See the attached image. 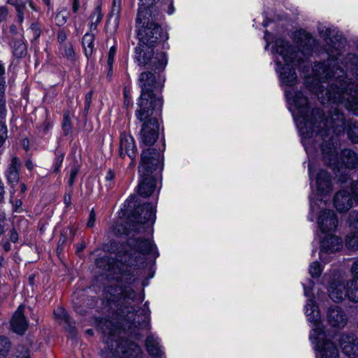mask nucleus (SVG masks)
<instances>
[{"label":"nucleus","instance_id":"603ef678","mask_svg":"<svg viewBox=\"0 0 358 358\" xmlns=\"http://www.w3.org/2000/svg\"><path fill=\"white\" fill-rule=\"evenodd\" d=\"M64 160V155H57L55 159V162L54 165V172L57 173L59 171V169L62 166V164Z\"/></svg>","mask_w":358,"mask_h":358},{"label":"nucleus","instance_id":"f8f14e48","mask_svg":"<svg viewBox=\"0 0 358 358\" xmlns=\"http://www.w3.org/2000/svg\"><path fill=\"white\" fill-rule=\"evenodd\" d=\"M145 110H149L148 115H143L138 117L137 109L135 111L136 119L143 122L141 131V138L142 142L148 145H151L157 141L158 138V123L156 118L152 117L153 111L160 110L159 107H145Z\"/></svg>","mask_w":358,"mask_h":358},{"label":"nucleus","instance_id":"72a5a7b5","mask_svg":"<svg viewBox=\"0 0 358 358\" xmlns=\"http://www.w3.org/2000/svg\"><path fill=\"white\" fill-rule=\"evenodd\" d=\"M130 230L134 231L132 222H131L130 220L129 222H122L121 223H118L113 229L114 234L117 236L129 234Z\"/></svg>","mask_w":358,"mask_h":358},{"label":"nucleus","instance_id":"a19ab883","mask_svg":"<svg viewBox=\"0 0 358 358\" xmlns=\"http://www.w3.org/2000/svg\"><path fill=\"white\" fill-rule=\"evenodd\" d=\"M120 2V0H113L110 16L111 18H114L115 21H117L119 19V15L120 13L121 10Z\"/></svg>","mask_w":358,"mask_h":358},{"label":"nucleus","instance_id":"c03bdc74","mask_svg":"<svg viewBox=\"0 0 358 358\" xmlns=\"http://www.w3.org/2000/svg\"><path fill=\"white\" fill-rule=\"evenodd\" d=\"M16 358H29V351L22 345L17 348Z\"/></svg>","mask_w":358,"mask_h":358},{"label":"nucleus","instance_id":"bb28decb","mask_svg":"<svg viewBox=\"0 0 358 358\" xmlns=\"http://www.w3.org/2000/svg\"><path fill=\"white\" fill-rule=\"evenodd\" d=\"M318 348L322 358H338L339 352L337 346L331 341H324L321 344H318Z\"/></svg>","mask_w":358,"mask_h":358},{"label":"nucleus","instance_id":"8fccbe9b","mask_svg":"<svg viewBox=\"0 0 358 358\" xmlns=\"http://www.w3.org/2000/svg\"><path fill=\"white\" fill-rule=\"evenodd\" d=\"M7 137V128L4 124L0 122V147L4 143Z\"/></svg>","mask_w":358,"mask_h":358},{"label":"nucleus","instance_id":"13d9d810","mask_svg":"<svg viewBox=\"0 0 358 358\" xmlns=\"http://www.w3.org/2000/svg\"><path fill=\"white\" fill-rule=\"evenodd\" d=\"M351 271L354 276L353 279H358V258L354 262Z\"/></svg>","mask_w":358,"mask_h":358},{"label":"nucleus","instance_id":"a211bd4d","mask_svg":"<svg viewBox=\"0 0 358 358\" xmlns=\"http://www.w3.org/2000/svg\"><path fill=\"white\" fill-rule=\"evenodd\" d=\"M24 307L20 306L13 314L10 321L12 330L17 334L22 335L28 328V322L24 315Z\"/></svg>","mask_w":358,"mask_h":358},{"label":"nucleus","instance_id":"39448f33","mask_svg":"<svg viewBox=\"0 0 358 358\" xmlns=\"http://www.w3.org/2000/svg\"><path fill=\"white\" fill-rule=\"evenodd\" d=\"M107 250L110 253L115 254V260L114 258L104 256L96 259L95 264L101 270V272L108 276L121 273L124 271V266H134L136 263V258L125 252H122L120 244L115 241L110 243Z\"/></svg>","mask_w":358,"mask_h":358},{"label":"nucleus","instance_id":"423d86ee","mask_svg":"<svg viewBox=\"0 0 358 358\" xmlns=\"http://www.w3.org/2000/svg\"><path fill=\"white\" fill-rule=\"evenodd\" d=\"M138 85L141 92L137 103L138 117H141L143 115H148L150 112L145 110V107H159L162 109V98L154 94V89L156 87L155 75L150 71L141 73L138 78Z\"/></svg>","mask_w":358,"mask_h":358},{"label":"nucleus","instance_id":"6e6d98bb","mask_svg":"<svg viewBox=\"0 0 358 358\" xmlns=\"http://www.w3.org/2000/svg\"><path fill=\"white\" fill-rule=\"evenodd\" d=\"M95 220H96V215H95L94 209H92L90 213V217H89V220L87 223V226L88 227H92L94 225Z\"/></svg>","mask_w":358,"mask_h":358},{"label":"nucleus","instance_id":"f257e3e1","mask_svg":"<svg viewBox=\"0 0 358 358\" xmlns=\"http://www.w3.org/2000/svg\"><path fill=\"white\" fill-rule=\"evenodd\" d=\"M313 73L316 80L309 90L315 94L322 104L341 103L358 115V73L352 81L334 59L315 64Z\"/></svg>","mask_w":358,"mask_h":358},{"label":"nucleus","instance_id":"2eb2a0df","mask_svg":"<svg viewBox=\"0 0 358 358\" xmlns=\"http://www.w3.org/2000/svg\"><path fill=\"white\" fill-rule=\"evenodd\" d=\"M122 252H125L129 255L136 258L137 261L136 252L141 254H148L152 250V244L148 239H140L139 238H130L127 245H120ZM137 263L134 266H136Z\"/></svg>","mask_w":358,"mask_h":358},{"label":"nucleus","instance_id":"4be33fe9","mask_svg":"<svg viewBox=\"0 0 358 358\" xmlns=\"http://www.w3.org/2000/svg\"><path fill=\"white\" fill-rule=\"evenodd\" d=\"M329 297L335 302H339L347 296V285L341 281H333L328 289Z\"/></svg>","mask_w":358,"mask_h":358},{"label":"nucleus","instance_id":"a18cd8bd","mask_svg":"<svg viewBox=\"0 0 358 358\" xmlns=\"http://www.w3.org/2000/svg\"><path fill=\"white\" fill-rule=\"evenodd\" d=\"M102 17H103V15L101 13V7L97 6L94 9L92 14L91 15V17H90L91 20H93L94 22H96V24H99V22L101 21Z\"/></svg>","mask_w":358,"mask_h":358},{"label":"nucleus","instance_id":"4468645a","mask_svg":"<svg viewBox=\"0 0 358 358\" xmlns=\"http://www.w3.org/2000/svg\"><path fill=\"white\" fill-rule=\"evenodd\" d=\"M116 348L108 346V350L103 352L105 358H138L141 349L138 345L125 339H120L115 342Z\"/></svg>","mask_w":358,"mask_h":358},{"label":"nucleus","instance_id":"dca6fc26","mask_svg":"<svg viewBox=\"0 0 358 358\" xmlns=\"http://www.w3.org/2000/svg\"><path fill=\"white\" fill-rule=\"evenodd\" d=\"M318 226L323 233L334 231L338 225V219L333 210H324L318 218Z\"/></svg>","mask_w":358,"mask_h":358},{"label":"nucleus","instance_id":"c756f323","mask_svg":"<svg viewBox=\"0 0 358 358\" xmlns=\"http://www.w3.org/2000/svg\"><path fill=\"white\" fill-rule=\"evenodd\" d=\"M13 55L17 58H22L27 55V46L22 39L15 40L12 46Z\"/></svg>","mask_w":358,"mask_h":358},{"label":"nucleus","instance_id":"bf43d9fd","mask_svg":"<svg viewBox=\"0 0 358 358\" xmlns=\"http://www.w3.org/2000/svg\"><path fill=\"white\" fill-rule=\"evenodd\" d=\"M66 39V32L63 29H60L57 32V41L59 43H62Z\"/></svg>","mask_w":358,"mask_h":358},{"label":"nucleus","instance_id":"4c0bfd02","mask_svg":"<svg viewBox=\"0 0 358 358\" xmlns=\"http://www.w3.org/2000/svg\"><path fill=\"white\" fill-rule=\"evenodd\" d=\"M80 168V164L78 163V162H74L73 164L71 166V170H70V175H69V179L68 181V183L69 186H73L74 184V182L77 178V176L79 173Z\"/></svg>","mask_w":358,"mask_h":358},{"label":"nucleus","instance_id":"ddd939ff","mask_svg":"<svg viewBox=\"0 0 358 358\" xmlns=\"http://www.w3.org/2000/svg\"><path fill=\"white\" fill-rule=\"evenodd\" d=\"M318 32L320 36L326 43L327 51L333 57L336 58L345 47L346 44L345 38L338 31L322 26L318 27Z\"/></svg>","mask_w":358,"mask_h":358},{"label":"nucleus","instance_id":"f03ea898","mask_svg":"<svg viewBox=\"0 0 358 358\" xmlns=\"http://www.w3.org/2000/svg\"><path fill=\"white\" fill-rule=\"evenodd\" d=\"M288 99H292L298 110L299 118L297 126L304 138H308L314 134H320L322 136L329 135L332 131L338 136L343 133L345 120L343 114L337 108L327 117H323V113L320 108L310 110L306 96L301 92H296L293 95L286 92Z\"/></svg>","mask_w":358,"mask_h":358},{"label":"nucleus","instance_id":"052dcab7","mask_svg":"<svg viewBox=\"0 0 358 358\" xmlns=\"http://www.w3.org/2000/svg\"><path fill=\"white\" fill-rule=\"evenodd\" d=\"M15 7L17 14H24V11L26 8L24 3L18 2L17 3H15Z\"/></svg>","mask_w":358,"mask_h":358},{"label":"nucleus","instance_id":"aec40b11","mask_svg":"<svg viewBox=\"0 0 358 358\" xmlns=\"http://www.w3.org/2000/svg\"><path fill=\"white\" fill-rule=\"evenodd\" d=\"M327 320L334 327L342 328L348 321L345 313L338 306H331L327 311Z\"/></svg>","mask_w":358,"mask_h":358},{"label":"nucleus","instance_id":"f704fd0d","mask_svg":"<svg viewBox=\"0 0 358 358\" xmlns=\"http://www.w3.org/2000/svg\"><path fill=\"white\" fill-rule=\"evenodd\" d=\"M347 134L349 139L354 143H358V122H349Z\"/></svg>","mask_w":358,"mask_h":358},{"label":"nucleus","instance_id":"09e8293b","mask_svg":"<svg viewBox=\"0 0 358 358\" xmlns=\"http://www.w3.org/2000/svg\"><path fill=\"white\" fill-rule=\"evenodd\" d=\"M114 177V173L111 170H109L105 176L106 187L107 189H110L112 187Z\"/></svg>","mask_w":358,"mask_h":358},{"label":"nucleus","instance_id":"58836bf2","mask_svg":"<svg viewBox=\"0 0 358 358\" xmlns=\"http://www.w3.org/2000/svg\"><path fill=\"white\" fill-rule=\"evenodd\" d=\"M62 129L64 131V134L66 136L69 135L71 132L72 125L70 120L69 111H66L64 114Z\"/></svg>","mask_w":358,"mask_h":358},{"label":"nucleus","instance_id":"49530a36","mask_svg":"<svg viewBox=\"0 0 358 358\" xmlns=\"http://www.w3.org/2000/svg\"><path fill=\"white\" fill-rule=\"evenodd\" d=\"M68 20V15H65L63 11L59 12L55 16L56 24L59 27L63 26Z\"/></svg>","mask_w":358,"mask_h":358},{"label":"nucleus","instance_id":"0eeeda50","mask_svg":"<svg viewBox=\"0 0 358 358\" xmlns=\"http://www.w3.org/2000/svg\"><path fill=\"white\" fill-rule=\"evenodd\" d=\"M322 151L324 163L333 170H339L340 166L342 165L348 169H355L358 166V155L351 150L345 149L342 150L341 154V163L333 143H323Z\"/></svg>","mask_w":358,"mask_h":358},{"label":"nucleus","instance_id":"6ab92c4d","mask_svg":"<svg viewBox=\"0 0 358 358\" xmlns=\"http://www.w3.org/2000/svg\"><path fill=\"white\" fill-rule=\"evenodd\" d=\"M136 150L134 138L129 134H122L120 141V157H124L127 155L131 159H133L136 157Z\"/></svg>","mask_w":358,"mask_h":358},{"label":"nucleus","instance_id":"473e14b6","mask_svg":"<svg viewBox=\"0 0 358 358\" xmlns=\"http://www.w3.org/2000/svg\"><path fill=\"white\" fill-rule=\"evenodd\" d=\"M94 35L86 33L83 37V46L87 57L90 56L93 52Z\"/></svg>","mask_w":358,"mask_h":358},{"label":"nucleus","instance_id":"3c124183","mask_svg":"<svg viewBox=\"0 0 358 358\" xmlns=\"http://www.w3.org/2000/svg\"><path fill=\"white\" fill-rule=\"evenodd\" d=\"M351 196L358 203V180L352 184Z\"/></svg>","mask_w":358,"mask_h":358},{"label":"nucleus","instance_id":"338daca9","mask_svg":"<svg viewBox=\"0 0 358 358\" xmlns=\"http://www.w3.org/2000/svg\"><path fill=\"white\" fill-rule=\"evenodd\" d=\"M71 194H66L64 196V203L66 204V206H69L71 204Z\"/></svg>","mask_w":358,"mask_h":358},{"label":"nucleus","instance_id":"cd10ccee","mask_svg":"<svg viewBox=\"0 0 358 358\" xmlns=\"http://www.w3.org/2000/svg\"><path fill=\"white\" fill-rule=\"evenodd\" d=\"M145 346L149 355L153 357H162L163 351L157 338L152 335L148 336L145 340Z\"/></svg>","mask_w":358,"mask_h":358},{"label":"nucleus","instance_id":"2f4dec72","mask_svg":"<svg viewBox=\"0 0 358 358\" xmlns=\"http://www.w3.org/2000/svg\"><path fill=\"white\" fill-rule=\"evenodd\" d=\"M306 315L309 317V320L316 322L319 319V313L317 307L315 306V302L313 299H309L306 303Z\"/></svg>","mask_w":358,"mask_h":358},{"label":"nucleus","instance_id":"ea45409f","mask_svg":"<svg viewBox=\"0 0 358 358\" xmlns=\"http://www.w3.org/2000/svg\"><path fill=\"white\" fill-rule=\"evenodd\" d=\"M62 55L70 61H73L75 58V52L71 44H65L62 48Z\"/></svg>","mask_w":358,"mask_h":358},{"label":"nucleus","instance_id":"393cba45","mask_svg":"<svg viewBox=\"0 0 358 358\" xmlns=\"http://www.w3.org/2000/svg\"><path fill=\"white\" fill-rule=\"evenodd\" d=\"M20 167L21 163L19 158L15 155L12 156L10 163L6 171L7 180L10 183H17L19 181Z\"/></svg>","mask_w":358,"mask_h":358},{"label":"nucleus","instance_id":"a878e982","mask_svg":"<svg viewBox=\"0 0 358 358\" xmlns=\"http://www.w3.org/2000/svg\"><path fill=\"white\" fill-rule=\"evenodd\" d=\"M342 248V241L336 236L328 235L321 243V250L326 252H334Z\"/></svg>","mask_w":358,"mask_h":358},{"label":"nucleus","instance_id":"9d476101","mask_svg":"<svg viewBox=\"0 0 358 358\" xmlns=\"http://www.w3.org/2000/svg\"><path fill=\"white\" fill-rule=\"evenodd\" d=\"M136 196H131L127 199V207L134 208L130 216V222H132L134 231H140L143 224L150 222L152 224L155 220V208L148 203L142 206H136Z\"/></svg>","mask_w":358,"mask_h":358},{"label":"nucleus","instance_id":"1a4fd4ad","mask_svg":"<svg viewBox=\"0 0 358 358\" xmlns=\"http://www.w3.org/2000/svg\"><path fill=\"white\" fill-rule=\"evenodd\" d=\"M135 59L138 65L145 66L154 71H163L167 64L166 55L164 52H157L155 55L152 45L139 42L135 48Z\"/></svg>","mask_w":358,"mask_h":358},{"label":"nucleus","instance_id":"864d4df0","mask_svg":"<svg viewBox=\"0 0 358 358\" xmlns=\"http://www.w3.org/2000/svg\"><path fill=\"white\" fill-rule=\"evenodd\" d=\"M92 101V92H90L85 95L84 112L87 113Z\"/></svg>","mask_w":358,"mask_h":358},{"label":"nucleus","instance_id":"e433bc0d","mask_svg":"<svg viewBox=\"0 0 358 358\" xmlns=\"http://www.w3.org/2000/svg\"><path fill=\"white\" fill-rule=\"evenodd\" d=\"M10 348L9 340L3 336H0V358H4L8 355Z\"/></svg>","mask_w":358,"mask_h":358},{"label":"nucleus","instance_id":"c85d7f7f","mask_svg":"<svg viewBox=\"0 0 358 358\" xmlns=\"http://www.w3.org/2000/svg\"><path fill=\"white\" fill-rule=\"evenodd\" d=\"M158 0H140L139 8L136 17V23L140 24L142 20L143 15H149L150 13H153L154 11L150 8Z\"/></svg>","mask_w":358,"mask_h":358},{"label":"nucleus","instance_id":"7c9ffc66","mask_svg":"<svg viewBox=\"0 0 358 358\" xmlns=\"http://www.w3.org/2000/svg\"><path fill=\"white\" fill-rule=\"evenodd\" d=\"M347 296L353 302H358V279H352L347 284Z\"/></svg>","mask_w":358,"mask_h":358},{"label":"nucleus","instance_id":"5fc2aeb1","mask_svg":"<svg viewBox=\"0 0 358 358\" xmlns=\"http://www.w3.org/2000/svg\"><path fill=\"white\" fill-rule=\"evenodd\" d=\"M31 30L33 32L34 38L37 39L41 35V29L38 25L36 23H34L31 25Z\"/></svg>","mask_w":358,"mask_h":358},{"label":"nucleus","instance_id":"69168bd1","mask_svg":"<svg viewBox=\"0 0 358 358\" xmlns=\"http://www.w3.org/2000/svg\"><path fill=\"white\" fill-rule=\"evenodd\" d=\"M6 220L5 214L0 210V235L4 231L3 227L1 225V222Z\"/></svg>","mask_w":358,"mask_h":358},{"label":"nucleus","instance_id":"5701e85b","mask_svg":"<svg viewBox=\"0 0 358 358\" xmlns=\"http://www.w3.org/2000/svg\"><path fill=\"white\" fill-rule=\"evenodd\" d=\"M317 190L322 194H327L332 191L331 177L330 174L321 170L316 178Z\"/></svg>","mask_w":358,"mask_h":358},{"label":"nucleus","instance_id":"680f3d73","mask_svg":"<svg viewBox=\"0 0 358 358\" xmlns=\"http://www.w3.org/2000/svg\"><path fill=\"white\" fill-rule=\"evenodd\" d=\"M8 15V10L6 7H0V21L6 20Z\"/></svg>","mask_w":358,"mask_h":358},{"label":"nucleus","instance_id":"7ed1b4c3","mask_svg":"<svg viewBox=\"0 0 358 358\" xmlns=\"http://www.w3.org/2000/svg\"><path fill=\"white\" fill-rule=\"evenodd\" d=\"M298 47H294L284 40L275 41V51L282 56L285 65L279 70L280 80L287 85L296 83L295 69L291 64L298 66L303 71H308V58L315 45V38L305 31L298 33Z\"/></svg>","mask_w":358,"mask_h":358},{"label":"nucleus","instance_id":"f3484780","mask_svg":"<svg viewBox=\"0 0 358 358\" xmlns=\"http://www.w3.org/2000/svg\"><path fill=\"white\" fill-rule=\"evenodd\" d=\"M340 345L343 353L350 357L358 356V338L354 335H343L340 340Z\"/></svg>","mask_w":358,"mask_h":358},{"label":"nucleus","instance_id":"412c9836","mask_svg":"<svg viewBox=\"0 0 358 358\" xmlns=\"http://www.w3.org/2000/svg\"><path fill=\"white\" fill-rule=\"evenodd\" d=\"M334 207L338 212H346L352 206L351 194L345 190L338 192L334 198Z\"/></svg>","mask_w":358,"mask_h":358},{"label":"nucleus","instance_id":"0e129e2a","mask_svg":"<svg viewBox=\"0 0 358 358\" xmlns=\"http://www.w3.org/2000/svg\"><path fill=\"white\" fill-rule=\"evenodd\" d=\"M80 8V1L72 0V11L73 13H76Z\"/></svg>","mask_w":358,"mask_h":358},{"label":"nucleus","instance_id":"b1692460","mask_svg":"<svg viewBox=\"0 0 358 358\" xmlns=\"http://www.w3.org/2000/svg\"><path fill=\"white\" fill-rule=\"evenodd\" d=\"M55 317L60 320V322H64V328L69 332L71 338L76 336L77 331L73 322L70 320L66 310L62 307H58L54 310Z\"/></svg>","mask_w":358,"mask_h":358},{"label":"nucleus","instance_id":"4d7b16f0","mask_svg":"<svg viewBox=\"0 0 358 358\" xmlns=\"http://www.w3.org/2000/svg\"><path fill=\"white\" fill-rule=\"evenodd\" d=\"M8 235L10 241H12L13 243H16L17 241L18 234L14 228L9 231Z\"/></svg>","mask_w":358,"mask_h":358},{"label":"nucleus","instance_id":"37998d69","mask_svg":"<svg viewBox=\"0 0 358 358\" xmlns=\"http://www.w3.org/2000/svg\"><path fill=\"white\" fill-rule=\"evenodd\" d=\"M309 273L313 278L319 277L321 273V267L318 262L311 264L309 268Z\"/></svg>","mask_w":358,"mask_h":358},{"label":"nucleus","instance_id":"9b49d317","mask_svg":"<svg viewBox=\"0 0 358 358\" xmlns=\"http://www.w3.org/2000/svg\"><path fill=\"white\" fill-rule=\"evenodd\" d=\"M120 291L117 295L120 296L117 297V302L120 306V313L124 317L125 320L133 323L135 321L136 313L138 311V305L141 300L136 297V292L131 287L120 289Z\"/></svg>","mask_w":358,"mask_h":358},{"label":"nucleus","instance_id":"79ce46f5","mask_svg":"<svg viewBox=\"0 0 358 358\" xmlns=\"http://www.w3.org/2000/svg\"><path fill=\"white\" fill-rule=\"evenodd\" d=\"M348 222L350 227L358 232V211H352L350 213Z\"/></svg>","mask_w":358,"mask_h":358},{"label":"nucleus","instance_id":"c9c22d12","mask_svg":"<svg viewBox=\"0 0 358 358\" xmlns=\"http://www.w3.org/2000/svg\"><path fill=\"white\" fill-rule=\"evenodd\" d=\"M345 245L351 250H358V232L348 234L345 238Z\"/></svg>","mask_w":358,"mask_h":358},{"label":"nucleus","instance_id":"20e7f679","mask_svg":"<svg viewBox=\"0 0 358 358\" xmlns=\"http://www.w3.org/2000/svg\"><path fill=\"white\" fill-rule=\"evenodd\" d=\"M160 164V153L154 148L143 150L138 166L140 182L138 186V194L144 197L150 196L155 191L156 181L152 173Z\"/></svg>","mask_w":358,"mask_h":358},{"label":"nucleus","instance_id":"e2e57ef3","mask_svg":"<svg viewBox=\"0 0 358 358\" xmlns=\"http://www.w3.org/2000/svg\"><path fill=\"white\" fill-rule=\"evenodd\" d=\"M124 105L127 107L129 106V105L131 104V97L129 96V93L126 89L124 90Z\"/></svg>","mask_w":358,"mask_h":358},{"label":"nucleus","instance_id":"6e6552de","mask_svg":"<svg viewBox=\"0 0 358 358\" xmlns=\"http://www.w3.org/2000/svg\"><path fill=\"white\" fill-rule=\"evenodd\" d=\"M141 22L136 23L139 42L154 46L163 38L161 26L156 22L157 16L155 13L142 15Z\"/></svg>","mask_w":358,"mask_h":358},{"label":"nucleus","instance_id":"de8ad7c7","mask_svg":"<svg viewBox=\"0 0 358 358\" xmlns=\"http://www.w3.org/2000/svg\"><path fill=\"white\" fill-rule=\"evenodd\" d=\"M115 52H116L115 47H114V46L111 47L109 50L108 55V59H107V63H108L110 70L112 69Z\"/></svg>","mask_w":358,"mask_h":358},{"label":"nucleus","instance_id":"774afa93","mask_svg":"<svg viewBox=\"0 0 358 358\" xmlns=\"http://www.w3.org/2000/svg\"><path fill=\"white\" fill-rule=\"evenodd\" d=\"M4 192V187L1 180H0V202L3 199Z\"/></svg>","mask_w":358,"mask_h":358}]
</instances>
